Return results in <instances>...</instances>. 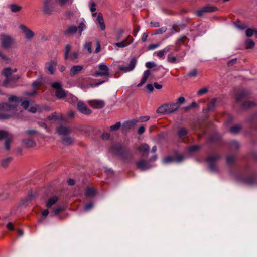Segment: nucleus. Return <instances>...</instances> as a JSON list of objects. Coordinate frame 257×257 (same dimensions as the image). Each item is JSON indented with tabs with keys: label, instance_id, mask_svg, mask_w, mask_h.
Returning a JSON list of instances; mask_svg holds the SVG:
<instances>
[{
	"label": "nucleus",
	"instance_id": "1",
	"mask_svg": "<svg viewBox=\"0 0 257 257\" xmlns=\"http://www.w3.org/2000/svg\"><path fill=\"white\" fill-rule=\"evenodd\" d=\"M10 104H6L3 106V108L11 112L10 114H5V115L9 116V118L18 116V114L16 112H22V110L19 109L18 107L20 104H21V106L27 109H28L29 106V102L28 100H25L24 101H22V99L19 98L15 96H12L9 98Z\"/></svg>",
	"mask_w": 257,
	"mask_h": 257
},
{
	"label": "nucleus",
	"instance_id": "2",
	"mask_svg": "<svg viewBox=\"0 0 257 257\" xmlns=\"http://www.w3.org/2000/svg\"><path fill=\"white\" fill-rule=\"evenodd\" d=\"M176 106L174 103L165 104L158 108L157 112L163 114H170L178 110Z\"/></svg>",
	"mask_w": 257,
	"mask_h": 257
},
{
	"label": "nucleus",
	"instance_id": "3",
	"mask_svg": "<svg viewBox=\"0 0 257 257\" xmlns=\"http://www.w3.org/2000/svg\"><path fill=\"white\" fill-rule=\"evenodd\" d=\"M51 87L56 89L55 96L58 99L66 98L67 92L62 88V84L60 82H55L51 83Z\"/></svg>",
	"mask_w": 257,
	"mask_h": 257
},
{
	"label": "nucleus",
	"instance_id": "4",
	"mask_svg": "<svg viewBox=\"0 0 257 257\" xmlns=\"http://www.w3.org/2000/svg\"><path fill=\"white\" fill-rule=\"evenodd\" d=\"M71 45L67 44L65 48L64 58L65 60H69L70 61L78 62V53L76 51L69 53L71 49Z\"/></svg>",
	"mask_w": 257,
	"mask_h": 257
},
{
	"label": "nucleus",
	"instance_id": "5",
	"mask_svg": "<svg viewBox=\"0 0 257 257\" xmlns=\"http://www.w3.org/2000/svg\"><path fill=\"white\" fill-rule=\"evenodd\" d=\"M0 41L3 48H10L14 43V39L10 35L2 34L0 35Z\"/></svg>",
	"mask_w": 257,
	"mask_h": 257
},
{
	"label": "nucleus",
	"instance_id": "6",
	"mask_svg": "<svg viewBox=\"0 0 257 257\" xmlns=\"http://www.w3.org/2000/svg\"><path fill=\"white\" fill-rule=\"evenodd\" d=\"M13 139V136L12 134L5 131H0V140H5V148L6 150H9L10 149V144Z\"/></svg>",
	"mask_w": 257,
	"mask_h": 257
},
{
	"label": "nucleus",
	"instance_id": "7",
	"mask_svg": "<svg viewBox=\"0 0 257 257\" xmlns=\"http://www.w3.org/2000/svg\"><path fill=\"white\" fill-rule=\"evenodd\" d=\"M220 158L218 155H211L207 159V163L208 164V168L209 170L212 172H216L218 171L217 166L215 165V162Z\"/></svg>",
	"mask_w": 257,
	"mask_h": 257
},
{
	"label": "nucleus",
	"instance_id": "8",
	"mask_svg": "<svg viewBox=\"0 0 257 257\" xmlns=\"http://www.w3.org/2000/svg\"><path fill=\"white\" fill-rule=\"evenodd\" d=\"M93 75L95 77L108 76L109 75V68L105 64H100L98 65V71L95 72Z\"/></svg>",
	"mask_w": 257,
	"mask_h": 257
},
{
	"label": "nucleus",
	"instance_id": "9",
	"mask_svg": "<svg viewBox=\"0 0 257 257\" xmlns=\"http://www.w3.org/2000/svg\"><path fill=\"white\" fill-rule=\"evenodd\" d=\"M136 166L137 169L141 171H146L152 167L149 161L147 160L141 159L136 162Z\"/></svg>",
	"mask_w": 257,
	"mask_h": 257
},
{
	"label": "nucleus",
	"instance_id": "10",
	"mask_svg": "<svg viewBox=\"0 0 257 257\" xmlns=\"http://www.w3.org/2000/svg\"><path fill=\"white\" fill-rule=\"evenodd\" d=\"M137 60L135 58H132L128 66L118 65V69L123 72H127L133 70L136 66Z\"/></svg>",
	"mask_w": 257,
	"mask_h": 257
},
{
	"label": "nucleus",
	"instance_id": "11",
	"mask_svg": "<svg viewBox=\"0 0 257 257\" xmlns=\"http://www.w3.org/2000/svg\"><path fill=\"white\" fill-rule=\"evenodd\" d=\"M22 32L25 35L28 40H31L34 37V33L24 24H21L19 26Z\"/></svg>",
	"mask_w": 257,
	"mask_h": 257
},
{
	"label": "nucleus",
	"instance_id": "12",
	"mask_svg": "<svg viewBox=\"0 0 257 257\" xmlns=\"http://www.w3.org/2000/svg\"><path fill=\"white\" fill-rule=\"evenodd\" d=\"M53 0H44L43 12L45 14L51 15L53 11Z\"/></svg>",
	"mask_w": 257,
	"mask_h": 257
},
{
	"label": "nucleus",
	"instance_id": "13",
	"mask_svg": "<svg viewBox=\"0 0 257 257\" xmlns=\"http://www.w3.org/2000/svg\"><path fill=\"white\" fill-rule=\"evenodd\" d=\"M217 10V8L216 7L207 5L203 7L201 9L196 11V14L197 16L200 17L204 13L212 12L216 11Z\"/></svg>",
	"mask_w": 257,
	"mask_h": 257
},
{
	"label": "nucleus",
	"instance_id": "14",
	"mask_svg": "<svg viewBox=\"0 0 257 257\" xmlns=\"http://www.w3.org/2000/svg\"><path fill=\"white\" fill-rule=\"evenodd\" d=\"M58 64L56 59L51 60L46 64L45 70L49 72L50 74H53L55 72V68Z\"/></svg>",
	"mask_w": 257,
	"mask_h": 257
},
{
	"label": "nucleus",
	"instance_id": "15",
	"mask_svg": "<svg viewBox=\"0 0 257 257\" xmlns=\"http://www.w3.org/2000/svg\"><path fill=\"white\" fill-rule=\"evenodd\" d=\"M77 107L79 111L84 114L89 115L92 112V111L82 101H79L78 102Z\"/></svg>",
	"mask_w": 257,
	"mask_h": 257
},
{
	"label": "nucleus",
	"instance_id": "16",
	"mask_svg": "<svg viewBox=\"0 0 257 257\" xmlns=\"http://www.w3.org/2000/svg\"><path fill=\"white\" fill-rule=\"evenodd\" d=\"M71 128L65 126H60L57 128V132L62 137L69 135L71 133Z\"/></svg>",
	"mask_w": 257,
	"mask_h": 257
},
{
	"label": "nucleus",
	"instance_id": "17",
	"mask_svg": "<svg viewBox=\"0 0 257 257\" xmlns=\"http://www.w3.org/2000/svg\"><path fill=\"white\" fill-rule=\"evenodd\" d=\"M91 106L95 109H101L105 105V102L102 100H93L89 101Z\"/></svg>",
	"mask_w": 257,
	"mask_h": 257
},
{
	"label": "nucleus",
	"instance_id": "18",
	"mask_svg": "<svg viewBox=\"0 0 257 257\" xmlns=\"http://www.w3.org/2000/svg\"><path fill=\"white\" fill-rule=\"evenodd\" d=\"M84 68L83 65H74L70 69V75L74 77L75 75L80 73Z\"/></svg>",
	"mask_w": 257,
	"mask_h": 257
},
{
	"label": "nucleus",
	"instance_id": "19",
	"mask_svg": "<svg viewBox=\"0 0 257 257\" xmlns=\"http://www.w3.org/2000/svg\"><path fill=\"white\" fill-rule=\"evenodd\" d=\"M250 95L249 92L245 90H239L236 94V100L237 102L241 101L243 99L247 97Z\"/></svg>",
	"mask_w": 257,
	"mask_h": 257
},
{
	"label": "nucleus",
	"instance_id": "20",
	"mask_svg": "<svg viewBox=\"0 0 257 257\" xmlns=\"http://www.w3.org/2000/svg\"><path fill=\"white\" fill-rule=\"evenodd\" d=\"M183 159V157L181 155L177 156L175 158L171 157H167L163 159V162L165 164L169 163L173 161L180 162Z\"/></svg>",
	"mask_w": 257,
	"mask_h": 257
},
{
	"label": "nucleus",
	"instance_id": "21",
	"mask_svg": "<svg viewBox=\"0 0 257 257\" xmlns=\"http://www.w3.org/2000/svg\"><path fill=\"white\" fill-rule=\"evenodd\" d=\"M78 30V27L75 25L69 26L64 31V34L65 36L72 35L76 33Z\"/></svg>",
	"mask_w": 257,
	"mask_h": 257
},
{
	"label": "nucleus",
	"instance_id": "22",
	"mask_svg": "<svg viewBox=\"0 0 257 257\" xmlns=\"http://www.w3.org/2000/svg\"><path fill=\"white\" fill-rule=\"evenodd\" d=\"M138 150L142 152L143 157H147L150 151V147L148 145L144 144L139 147Z\"/></svg>",
	"mask_w": 257,
	"mask_h": 257
},
{
	"label": "nucleus",
	"instance_id": "23",
	"mask_svg": "<svg viewBox=\"0 0 257 257\" xmlns=\"http://www.w3.org/2000/svg\"><path fill=\"white\" fill-rule=\"evenodd\" d=\"M112 149L116 154L119 155H121L125 152L122 145L119 143L114 144L112 145Z\"/></svg>",
	"mask_w": 257,
	"mask_h": 257
},
{
	"label": "nucleus",
	"instance_id": "24",
	"mask_svg": "<svg viewBox=\"0 0 257 257\" xmlns=\"http://www.w3.org/2000/svg\"><path fill=\"white\" fill-rule=\"evenodd\" d=\"M22 143L26 148H32L36 145L35 141L31 139H24L22 140Z\"/></svg>",
	"mask_w": 257,
	"mask_h": 257
},
{
	"label": "nucleus",
	"instance_id": "25",
	"mask_svg": "<svg viewBox=\"0 0 257 257\" xmlns=\"http://www.w3.org/2000/svg\"><path fill=\"white\" fill-rule=\"evenodd\" d=\"M61 140L63 144L67 146L71 145L74 142V139L69 135L62 137Z\"/></svg>",
	"mask_w": 257,
	"mask_h": 257
},
{
	"label": "nucleus",
	"instance_id": "26",
	"mask_svg": "<svg viewBox=\"0 0 257 257\" xmlns=\"http://www.w3.org/2000/svg\"><path fill=\"white\" fill-rule=\"evenodd\" d=\"M97 23L99 24V27L101 30H104L105 29V25L103 17L102 14L99 13L98 14V17L97 18Z\"/></svg>",
	"mask_w": 257,
	"mask_h": 257
},
{
	"label": "nucleus",
	"instance_id": "27",
	"mask_svg": "<svg viewBox=\"0 0 257 257\" xmlns=\"http://www.w3.org/2000/svg\"><path fill=\"white\" fill-rule=\"evenodd\" d=\"M150 74V71L149 70L144 71L143 75V77L141 79L140 82L137 85L138 87H140L143 85L147 80Z\"/></svg>",
	"mask_w": 257,
	"mask_h": 257
},
{
	"label": "nucleus",
	"instance_id": "28",
	"mask_svg": "<svg viewBox=\"0 0 257 257\" xmlns=\"http://www.w3.org/2000/svg\"><path fill=\"white\" fill-rule=\"evenodd\" d=\"M58 200V198L56 196H53L50 198L46 203V206L48 208H50L52 206L54 205Z\"/></svg>",
	"mask_w": 257,
	"mask_h": 257
},
{
	"label": "nucleus",
	"instance_id": "29",
	"mask_svg": "<svg viewBox=\"0 0 257 257\" xmlns=\"http://www.w3.org/2000/svg\"><path fill=\"white\" fill-rule=\"evenodd\" d=\"M12 70L10 67L5 68L3 70V75L4 76H5L6 77V78H7V80H6L4 82V85L5 86H7V79L12 74Z\"/></svg>",
	"mask_w": 257,
	"mask_h": 257
},
{
	"label": "nucleus",
	"instance_id": "30",
	"mask_svg": "<svg viewBox=\"0 0 257 257\" xmlns=\"http://www.w3.org/2000/svg\"><path fill=\"white\" fill-rule=\"evenodd\" d=\"M245 182L248 185H253L257 183V176L253 175L245 180Z\"/></svg>",
	"mask_w": 257,
	"mask_h": 257
},
{
	"label": "nucleus",
	"instance_id": "31",
	"mask_svg": "<svg viewBox=\"0 0 257 257\" xmlns=\"http://www.w3.org/2000/svg\"><path fill=\"white\" fill-rule=\"evenodd\" d=\"M96 190L93 188H88L86 191V195L88 197H93L96 194Z\"/></svg>",
	"mask_w": 257,
	"mask_h": 257
},
{
	"label": "nucleus",
	"instance_id": "32",
	"mask_svg": "<svg viewBox=\"0 0 257 257\" xmlns=\"http://www.w3.org/2000/svg\"><path fill=\"white\" fill-rule=\"evenodd\" d=\"M134 41V39L133 38H131L129 41L128 43H124V41H121L120 42H117L115 43L114 44V45L121 48H124L129 44H131Z\"/></svg>",
	"mask_w": 257,
	"mask_h": 257
},
{
	"label": "nucleus",
	"instance_id": "33",
	"mask_svg": "<svg viewBox=\"0 0 257 257\" xmlns=\"http://www.w3.org/2000/svg\"><path fill=\"white\" fill-rule=\"evenodd\" d=\"M38 133V132L35 129H29L25 131L24 132V134L26 136H33Z\"/></svg>",
	"mask_w": 257,
	"mask_h": 257
},
{
	"label": "nucleus",
	"instance_id": "34",
	"mask_svg": "<svg viewBox=\"0 0 257 257\" xmlns=\"http://www.w3.org/2000/svg\"><path fill=\"white\" fill-rule=\"evenodd\" d=\"M10 7L11 9V11L12 12H14V13L18 12L20 11L22 8L21 6H18L16 4H11L10 5Z\"/></svg>",
	"mask_w": 257,
	"mask_h": 257
},
{
	"label": "nucleus",
	"instance_id": "35",
	"mask_svg": "<svg viewBox=\"0 0 257 257\" xmlns=\"http://www.w3.org/2000/svg\"><path fill=\"white\" fill-rule=\"evenodd\" d=\"M245 44V48L246 49L252 48L255 45V44H254V42H253V41L250 39L246 40Z\"/></svg>",
	"mask_w": 257,
	"mask_h": 257
},
{
	"label": "nucleus",
	"instance_id": "36",
	"mask_svg": "<svg viewBox=\"0 0 257 257\" xmlns=\"http://www.w3.org/2000/svg\"><path fill=\"white\" fill-rule=\"evenodd\" d=\"M229 146L231 150H235L239 148V145L237 141H232L230 143Z\"/></svg>",
	"mask_w": 257,
	"mask_h": 257
},
{
	"label": "nucleus",
	"instance_id": "37",
	"mask_svg": "<svg viewBox=\"0 0 257 257\" xmlns=\"http://www.w3.org/2000/svg\"><path fill=\"white\" fill-rule=\"evenodd\" d=\"M186 39V36H181L176 40L175 44L178 46L183 45Z\"/></svg>",
	"mask_w": 257,
	"mask_h": 257
},
{
	"label": "nucleus",
	"instance_id": "38",
	"mask_svg": "<svg viewBox=\"0 0 257 257\" xmlns=\"http://www.w3.org/2000/svg\"><path fill=\"white\" fill-rule=\"evenodd\" d=\"M185 102V99L184 97H180L177 99L176 102L174 103V104H176V106L177 107V109L179 110L180 106L181 104H183Z\"/></svg>",
	"mask_w": 257,
	"mask_h": 257
},
{
	"label": "nucleus",
	"instance_id": "39",
	"mask_svg": "<svg viewBox=\"0 0 257 257\" xmlns=\"http://www.w3.org/2000/svg\"><path fill=\"white\" fill-rule=\"evenodd\" d=\"M235 26L240 30H244L247 27V25L244 23H241L239 20L234 22Z\"/></svg>",
	"mask_w": 257,
	"mask_h": 257
},
{
	"label": "nucleus",
	"instance_id": "40",
	"mask_svg": "<svg viewBox=\"0 0 257 257\" xmlns=\"http://www.w3.org/2000/svg\"><path fill=\"white\" fill-rule=\"evenodd\" d=\"M12 158L11 157H8L7 158L3 159L1 163L2 166L4 168L7 167L9 165L10 162L12 161Z\"/></svg>",
	"mask_w": 257,
	"mask_h": 257
},
{
	"label": "nucleus",
	"instance_id": "41",
	"mask_svg": "<svg viewBox=\"0 0 257 257\" xmlns=\"http://www.w3.org/2000/svg\"><path fill=\"white\" fill-rule=\"evenodd\" d=\"M216 100V98H214L208 103L207 106V110L208 111L212 110L215 107Z\"/></svg>",
	"mask_w": 257,
	"mask_h": 257
},
{
	"label": "nucleus",
	"instance_id": "42",
	"mask_svg": "<svg viewBox=\"0 0 257 257\" xmlns=\"http://www.w3.org/2000/svg\"><path fill=\"white\" fill-rule=\"evenodd\" d=\"M66 99L69 103H75L77 101V98L71 94L67 93Z\"/></svg>",
	"mask_w": 257,
	"mask_h": 257
},
{
	"label": "nucleus",
	"instance_id": "43",
	"mask_svg": "<svg viewBox=\"0 0 257 257\" xmlns=\"http://www.w3.org/2000/svg\"><path fill=\"white\" fill-rule=\"evenodd\" d=\"M187 133V131L184 127H181L177 132V135L179 138L185 136Z\"/></svg>",
	"mask_w": 257,
	"mask_h": 257
},
{
	"label": "nucleus",
	"instance_id": "44",
	"mask_svg": "<svg viewBox=\"0 0 257 257\" xmlns=\"http://www.w3.org/2000/svg\"><path fill=\"white\" fill-rule=\"evenodd\" d=\"M240 130H241V127L238 125H236L231 127L230 129V131L232 134H237L238 133H239V131H240Z\"/></svg>",
	"mask_w": 257,
	"mask_h": 257
},
{
	"label": "nucleus",
	"instance_id": "45",
	"mask_svg": "<svg viewBox=\"0 0 257 257\" xmlns=\"http://www.w3.org/2000/svg\"><path fill=\"white\" fill-rule=\"evenodd\" d=\"M139 122L138 119H133L126 121L124 124L126 125L128 127L136 125Z\"/></svg>",
	"mask_w": 257,
	"mask_h": 257
},
{
	"label": "nucleus",
	"instance_id": "46",
	"mask_svg": "<svg viewBox=\"0 0 257 257\" xmlns=\"http://www.w3.org/2000/svg\"><path fill=\"white\" fill-rule=\"evenodd\" d=\"M198 71L196 68H194L190 70L187 74V76L189 77H196L197 75Z\"/></svg>",
	"mask_w": 257,
	"mask_h": 257
},
{
	"label": "nucleus",
	"instance_id": "47",
	"mask_svg": "<svg viewBox=\"0 0 257 257\" xmlns=\"http://www.w3.org/2000/svg\"><path fill=\"white\" fill-rule=\"evenodd\" d=\"M86 28V25L85 24L84 21H83L79 24V26L78 27V29H79V36H81L82 32L85 30Z\"/></svg>",
	"mask_w": 257,
	"mask_h": 257
},
{
	"label": "nucleus",
	"instance_id": "48",
	"mask_svg": "<svg viewBox=\"0 0 257 257\" xmlns=\"http://www.w3.org/2000/svg\"><path fill=\"white\" fill-rule=\"evenodd\" d=\"M57 3L60 6H64L67 3L72 4L73 0H56Z\"/></svg>",
	"mask_w": 257,
	"mask_h": 257
},
{
	"label": "nucleus",
	"instance_id": "49",
	"mask_svg": "<svg viewBox=\"0 0 257 257\" xmlns=\"http://www.w3.org/2000/svg\"><path fill=\"white\" fill-rule=\"evenodd\" d=\"M167 30V27L164 26L160 28H159L155 30V31L154 33V34L157 35V34H162L166 32Z\"/></svg>",
	"mask_w": 257,
	"mask_h": 257
},
{
	"label": "nucleus",
	"instance_id": "50",
	"mask_svg": "<svg viewBox=\"0 0 257 257\" xmlns=\"http://www.w3.org/2000/svg\"><path fill=\"white\" fill-rule=\"evenodd\" d=\"M121 126L120 122H116L115 124L110 126V130L111 131H115L118 130Z\"/></svg>",
	"mask_w": 257,
	"mask_h": 257
},
{
	"label": "nucleus",
	"instance_id": "51",
	"mask_svg": "<svg viewBox=\"0 0 257 257\" xmlns=\"http://www.w3.org/2000/svg\"><path fill=\"white\" fill-rule=\"evenodd\" d=\"M208 91V89L206 87L203 88L197 92V95L198 96H201L205 93H206Z\"/></svg>",
	"mask_w": 257,
	"mask_h": 257
},
{
	"label": "nucleus",
	"instance_id": "52",
	"mask_svg": "<svg viewBox=\"0 0 257 257\" xmlns=\"http://www.w3.org/2000/svg\"><path fill=\"white\" fill-rule=\"evenodd\" d=\"M91 47H92V42H86L84 46L85 48L87 50V51L89 53H91V52H92Z\"/></svg>",
	"mask_w": 257,
	"mask_h": 257
},
{
	"label": "nucleus",
	"instance_id": "53",
	"mask_svg": "<svg viewBox=\"0 0 257 257\" xmlns=\"http://www.w3.org/2000/svg\"><path fill=\"white\" fill-rule=\"evenodd\" d=\"M93 207V204L90 202L88 204H86L84 207V210L85 211H88L90 210Z\"/></svg>",
	"mask_w": 257,
	"mask_h": 257
},
{
	"label": "nucleus",
	"instance_id": "54",
	"mask_svg": "<svg viewBox=\"0 0 257 257\" xmlns=\"http://www.w3.org/2000/svg\"><path fill=\"white\" fill-rule=\"evenodd\" d=\"M235 160V157L232 155L228 156L226 158V162L228 164H231Z\"/></svg>",
	"mask_w": 257,
	"mask_h": 257
},
{
	"label": "nucleus",
	"instance_id": "55",
	"mask_svg": "<svg viewBox=\"0 0 257 257\" xmlns=\"http://www.w3.org/2000/svg\"><path fill=\"white\" fill-rule=\"evenodd\" d=\"M167 61L171 63H175L177 62V58L175 56H170L168 55L167 57Z\"/></svg>",
	"mask_w": 257,
	"mask_h": 257
},
{
	"label": "nucleus",
	"instance_id": "56",
	"mask_svg": "<svg viewBox=\"0 0 257 257\" xmlns=\"http://www.w3.org/2000/svg\"><path fill=\"white\" fill-rule=\"evenodd\" d=\"M124 32V31L122 29H119L117 31L116 36L117 40H119L120 39V38L121 37L122 35H123Z\"/></svg>",
	"mask_w": 257,
	"mask_h": 257
},
{
	"label": "nucleus",
	"instance_id": "57",
	"mask_svg": "<svg viewBox=\"0 0 257 257\" xmlns=\"http://www.w3.org/2000/svg\"><path fill=\"white\" fill-rule=\"evenodd\" d=\"M150 119V117L148 116H140L139 119H138V121L139 122H146V121H147L148 120H149Z\"/></svg>",
	"mask_w": 257,
	"mask_h": 257
},
{
	"label": "nucleus",
	"instance_id": "58",
	"mask_svg": "<svg viewBox=\"0 0 257 257\" xmlns=\"http://www.w3.org/2000/svg\"><path fill=\"white\" fill-rule=\"evenodd\" d=\"M199 148V147L197 145H194L192 146H190L188 148V151L190 152H194L198 150Z\"/></svg>",
	"mask_w": 257,
	"mask_h": 257
},
{
	"label": "nucleus",
	"instance_id": "59",
	"mask_svg": "<svg viewBox=\"0 0 257 257\" xmlns=\"http://www.w3.org/2000/svg\"><path fill=\"white\" fill-rule=\"evenodd\" d=\"M254 32V30H253L252 29L248 28L246 30L245 33H246V35L247 37H251L253 35Z\"/></svg>",
	"mask_w": 257,
	"mask_h": 257
},
{
	"label": "nucleus",
	"instance_id": "60",
	"mask_svg": "<svg viewBox=\"0 0 257 257\" xmlns=\"http://www.w3.org/2000/svg\"><path fill=\"white\" fill-rule=\"evenodd\" d=\"M160 46L159 44H151L148 46V50H154Z\"/></svg>",
	"mask_w": 257,
	"mask_h": 257
},
{
	"label": "nucleus",
	"instance_id": "61",
	"mask_svg": "<svg viewBox=\"0 0 257 257\" xmlns=\"http://www.w3.org/2000/svg\"><path fill=\"white\" fill-rule=\"evenodd\" d=\"M154 54H156L157 56L159 58H162L165 54V51L163 49L155 52Z\"/></svg>",
	"mask_w": 257,
	"mask_h": 257
},
{
	"label": "nucleus",
	"instance_id": "62",
	"mask_svg": "<svg viewBox=\"0 0 257 257\" xmlns=\"http://www.w3.org/2000/svg\"><path fill=\"white\" fill-rule=\"evenodd\" d=\"M146 67L148 68H151L156 66V64L154 62H147L146 63Z\"/></svg>",
	"mask_w": 257,
	"mask_h": 257
},
{
	"label": "nucleus",
	"instance_id": "63",
	"mask_svg": "<svg viewBox=\"0 0 257 257\" xmlns=\"http://www.w3.org/2000/svg\"><path fill=\"white\" fill-rule=\"evenodd\" d=\"M150 25L152 27L157 28L160 26V24L157 21H151L150 23Z\"/></svg>",
	"mask_w": 257,
	"mask_h": 257
},
{
	"label": "nucleus",
	"instance_id": "64",
	"mask_svg": "<svg viewBox=\"0 0 257 257\" xmlns=\"http://www.w3.org/2000/svg\"><path fill=\"white\" fill-rule=\"evenodd\" d=\"M48 119L49 120H57L58 118L57 117L56 113H53L51 115L48 116Z\"/></svg>",
	"mask_w": 257,
	"mask_h": 257
}]
</instances>
